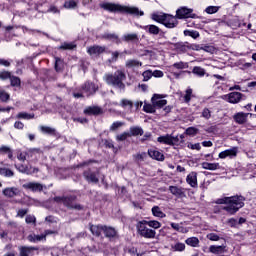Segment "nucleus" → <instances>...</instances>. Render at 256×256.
<instances>
[{"mask_svg":"<svg viewBox=\"0 0 256 256\" xmlns=\"http://www.w3.org/2000/svg\"><path fill=\"white\" fill-rule=\"evenodd\" d=\"M25 222L28 224L33 223L35 225V223H37V218H35V216H33V215H27Z\"/></svg>","mask_w":256,"mask_h":256,"instance_id":"61","label":"nucleus"},{"mask_svg":"<svg viewBox=\"0 0 256 256\" xmlns=\"http://www.w3.org/2000/svg\"><path fill=\"white\" fill-rule=\"evenodd\" d=\"M146 225H148V227H152V229H159L161 227V223L157 220H146Z\"/></svg>","mask_w":256,"mask_h":256,"instance_id":"42","label":"nucleus"},{"mask_svg":"<svg viewBox=\"0 0 256 256\" xmlns=\"http://www.w3.org/2000/svg\"><path fill=\"white\" fill-rule=\"evenodd\" d=\"M169 191L170 193H172V195H175L176 197H182V195H184L183 188L181 187L170 186Z\"/></svg>","mask_w":256,"mask_h":256,"instance_id":"31","label":"nucleus"},{"mask_svg":"<svg viewBox=\"0 0 256 256\" xmlns=\"http://www.w3.org/2000/svg\"><path fill=\"white\" fill-rule=\"evenodd\" d=\"M186 182L190 187L196 188L197 187V172H191L186 177Z\"/></svg>","mask_w":256,"mask_h":256,"instance_id":"17","label":"nucleus"},{"mask_svg":"<svg viewBox=\"0 0 256 256\" xmlns=\"http://www.w3.org/2000/svg\"><path fill=\"white\" fill-rule=\"evenodd\" d=\"M162 25H164V27H167V29H175V27L179 25V21H177V16L166 14Z\"/></svg>","mask_w":256,"mask_h":256,"instance_id":"7","label":"nucleus"},{"mask_svg":"<svg viewBox=\"0 0 256 256\" xmlns=\"http://www.w3.org/2000/svg\"><path fill=\"white\" fill-rule=\"evenodd\" d=\"M207 239H209V241H219V239H221L219 237V235L215 234V233H209L207 234Z\"/></svg>","mask_w":256,"mask_h":256,"instance_id":"60","label":"nucleus"},{"mask_svg":"<svg viewBox=\"0 0 256 256\" xmlns=\"http://www.w3.org/2000/svg\"><path fill=\"white\" fill-rule=\"evenodd\" d=\"M16 169H17L20 173H26V175H29V173H31V169H29V167H28V166H25V165L16 166Z\"/></svg>","mask_w":256,"mask_h":256,"instance_id":"49","label":"nucleus"},{"mask_svg":"<svg viewBox=\"0 0 256 256\" xmlns=\"http://www.w3.org/2000/svg\"><path fill=\"white\" fill-rule=\"evenodd\" d=\"M104 39H109L110 41H115L116 43H121L119 36L117 34H104Z\"/></svg>","mask_w":256,"mask_h":256,"instance_id":"40","label":"nucleus"},{"mask_svg":"<svg viewBox=\"0 0 256 256\" xmlns=\"http://www.w3.org/2000/svg\"><path fill=\"white\" fill-rule=\"evenodd\" d=\"M102 9L105 11H109L110 13H128L129 15H140V17H143L145 13L143 11H140L137 7H131V6H123L121 4H115L106 2L100 5Z\"/></svg>","mask_w":256,"mask_h":256,"instance_id":"2","label":"nucleus"},{"mask_svg":"<svg viewBox=\"0 0 256 256\" xmlns=\"http://www.w3.org/2000/svg\"><path fill=\"white\" fill-rule=\"evenodd\" d=\"M192 73L194 75H197V77H205V68H201L200 66H195L192 70Z\"/></svg>","mask_w":256,"mask_h":256,"instance_id":"35","label":"nucleus"},{"mask_svg":"<svg viewBox=\"0 0 256 256\" xmlns=\"http://www.w3.org/2000/svg\"><path fill=\"white\" fill-rule=\"evenodd\" d=\"M188 149L196 150V151H201V144L200 143H188L187 145Z\"/></svg>","mask_w":256,"mask_h":256,"instance_id":"57","label":"nucleus"},{"mask_svg":"<svg viewBox=\"0 0 256 256\" xmlns=\"http://www.w3.org/2000/svg\"><path fill=\"white\" fill-rule=\"evenodd\" d=\"M142 76H143V81H149V79H151V77H153V71L146 70L142 73Z\"/></svg>","mask_w":256,"mask_h":256,"instance_id":"55","label":"nucleus"},{"mask_svg":"<svg viewBox=\"0 0 256 256\" xmlns=\"http://www.w3.org/2000/svg\"><path fill=\"white\" fill-rule=\"evenodd\" d=\"M75 47L73 43H64L60 46V49H75Z\"/></svg>","mask_w":256,"mask_h":256,"instance_id":"63","label":"nucleus"},{"mask_svg":"<svg viewBox=\"0 0 256 256\" xmlns=\"http://www.w3.org/2000/svg\"><path fill=\"white\" fill-rule=\"evenodd\" d=\"M205 11L208 15H213L219 11V6H208Z\"/></svg>","mask_w":256,"mask_h":256,"instance_id":"51","label":"nucleus"},{"mask_svg":"<svg viewBox=\"0 0 256 256\" xmlns=\"http://www.w3.org/2000/svg\"><path fill=\"white\" fill-rule=\"evenodd\" d=\"M103 232L105 233L106 237H115L117 235V231L112 227H106L104 226Z\"/></svg>","mask_w":256,"mask_h":256,"instance_id":"36","label":"nucleus"},{"mask_svg":"<svg viewBox=\"0 0 256 256\" xmlns=\"http://www.w3.org/2000/svg\"><path fill=\"white\" fill-rule=\"evenodd\" d=\"M136 229L138 235H140V237H144V239H155V235H157L155 230L149 228L146 220L139 221L136 224Z\"/></svg>","mask_w":256,"mask_h":256,"instance_id":"4","label":"nucleus"},{"mask_svg":"<svg viewBox=\"0 0 256 256\" xmlns=\"http://www.w3.org/2000/svg\"><path fill=\"white\" fill-rule=\"evenodd\" d=\"M0 175H3L4 177H13L15 173H13L11 169L0 168Z\"/></svg>","mask_w":256,"mask_h":256,"instance_id":"41","label":"nucleus"},{"mask_svg":"<svg viewBox=\"0 0 256 256\" xmlns=\"http://www.w3.org/2000/svg\"><path fill=\"white\" fill-rule=\"evenodd\" d=\"M152 214L154 215V217H159L160 219H165V217H167V215L161 211V208L159 206H154L152 208Z\"/></svg>","mask_w":256,"mask_h":256,"instance_id":"32","label":"nucleus"},{"mask_svg":"<svg viewBox=\"0 0 256 256\" xmlns=\"http://www.w3.org/2000/svg\"><path fill=\"white\" fill-rule=\"evenodd\" d=\"M130 132L129 135L130 137H137L139 135H143V128L139 127V126H132L129 129Z\"/></svg>","mask_w":256,"mask_h":256,"instance_id":"25","label":"nucleus"},{"mask_svg":"<svg viewBox=\"0 0 256 256\" xmlns=\"http://www.w3.org/2000/svg\"><path fill=\"white\" fill-rule=\"evenodd\" d=\"M10 83L12 87H21V79L17 76H10Z\"/></svg>","mask_w":256,"mask_h":256,"instance_id":"38","label":"nucleus"},{"mask_svg":"<svg viewBox=\"0 0 256 256\" xmlns=\"http://www.w3.org/2000/svg\"><path fill=\"white\" fill-rule=\"evenodd\" d=\"M174 47H176V49H177L178 51H182L183 53H185V52L189 51L190 44H189V42H185V43H183V42H178V43H176V44L174 45Z\"/></svg>","mask_w":256,"mask_h":256,"instance_id":"30","label":"nucleus"},{"mask_svg":"<svg viewBox=\"0 0 256 256\" xmlns=\"http://www.w3.org/2000/svg\"><path fill=\"white\" fill-rule=\"evenodd\" d=\"M211 110L209 108H204L202 110V114H201V117H203V119H206L208 121V119L211 118Z\"/></svg>","mask_w":256,"mask_h":256,"instance_id":"53","label":"nucleus"},{"mask_svg":"<svg viewBox=\"0 0 256 256\" xmlns=\"http://www.w3.org/2000/svg\"><path fill=\"white\" fill-rule=\"evenodd\" d=\"M30 243H39V241H45V235L30 234L27 237Z\"/></svg>","mask_w":256,"mask_h":256,"instance_id":"22","label":"nucleus"},{"mask_svg":"<svg viewBox=\"0 0 256 256\" xmlns=\"http://www.w3.org/2000/svg\"><path fill=\"white\" fill-rule=\"evenodd\" d=\"M123 125H125V123L123 122H113L112 125L110 126V131H117V129H120V127H123Z\"/></svg>","mask_w":256,"mask_h":256,"instance_id":"50","label":"nucleus"},{"mask_svg":"<svg viewBox=\"0 0 256 256\" xmlns=\"http://www.w3.org/2000/svg\"><path fill=\"white\" fill-rule=\"evenodd\" d=\"M82 89L84 93H86V96L89 97V95H93L94 93H96L99 87L92 82H86Z\"/></svg>","mask_w":256,"mask_h":256,"instance_id":"10","label":"nucleus"},{"mask_svg":"<svg viewBox=\"0 0 256 256\" xmlns=\"http://www.w3.org/2000/svg\"><path fill=\"white\" fill-rule=\"evenodd\" d=\"M141 65H143V63L135 59H129L125 62V67H127V69H133L134 67H141Z\"/></svg>","mask_w":256,"mask_h":256,"instance_id":"28","label":"nucleus"},{"mask_svg":"<svg viewBox=\"0 0 256 256\" xmlns=\"http://www.w3.org/2000/svg\"><path fill=\"white\" fill-rule=\"evenodd\" d=\"M106 49L105 46L94 45L88 48V53L89 55H101V53H105Z\"/></svg>","mask_w":256,"mask_h":256,"instance_id":"15","label":"nucleus"},{"mask_svg":"<svg viewBox=\"0 0 256 256\" xmlns=\"http://www.w3.org/2000/svg\"><path fill=\"white\" fill-rule=\"evenodd\" d=\"M40 131L42 133H46L47 135H53V133H55V129H53L49 126H41Z\"/></svg>","mask_w":256,"mask_h":256,"instance_id":"47","label":"nucleus"},{"mask_svg":"<svg viewBox=\"0 0 256 256\" xmlns=\"http://www.w3.org/2000/svg\"><path fill=\"white\" fill-rule=\"evenodd\" d=\"M176 18L177 19H197V14L193 13V9L183 6L176 10Z\"/></svg>","mask_w":256,"mask_h":256,"instance_id":"6","label":"nucleus"},{"mask_svg":"<svg viewBox=\"0 0 256 256\" xmlns=\"http://www.w3.org/2000/svg\"><path fill=\"white\" fill-rule=\"evenodd\" d=\"M167 14L160 12V13H153L151 15V19L153 21H156V23H161L163 25V22L165 21V17Z\"/></svg>","mask_w":256,"mask_h":256,"instance_id":"26","label":"nucleus"},{"mask_svg":"<svg viewBox=\"0 0 256 256\" xmlns=\"http://www.w3.org/2000/svg\"><path fill=\"white\" fill-rule=\"evenodd\" d=\"M84 113L88 115H101L103 113V110L97 106L88 107L84 110Z\"/></svg>","mask_w":256,"mask_h":256,"instance_id":"24","label":"nucleus"},{"mask_svg":"<svg viewBox=\"0 0 256 256\" xmlns=\"http://www.w3.org/2000/svg\"><path fill=\"white\" fill-rule=\"evenodd\" d=\"M0 79H1V81H7V79H11V72L0 71Z\"/></svg>","mask_w":256,"mask_h":256,"instance_id":"52","label":"nucleus"},{"mask_svg":"<svg viewBox=\"0 0 256 256\" xmlns=\"http://www.w3.org/2000/svg\"><path fill=\"white\" fill-rule=\"evenodd\" d=\"M75 196H68V197H54V201L56 203H63L65 207H68V209H76V211H81L83 209V206L80 204H75Z\"/></svg>","mask_w":256,"mask_h":256,"instance_id":"5","label":"nucleus"},{"mask_svg":"<svg viewBox=\"0 0 256 256\" xmlns=\"http://www.w3.org/2000/svg\"><path fill=\"white\" fill-rule=\"evenodd\" d=\"M24 189H29L30 191H43V184L37 182H28L23 185Z\"/></svg>","mask_w":256,"mask_h":256,"instance_id":"12","label":"nucleus"},{"mask_svg":"<svg viewBox=\"0 0 256 256\" xmlns=\"http://www.w3.org/2000/svg\"><path fill=\"white\" fill-rule=\"evenodd\" d=\"M243 94L240 92H231L230 94L224 96L228 100V103H239Z\"/></svg>","mask_w":256,"mask_h":256,"instance_id":"14","label":"nucleus"},{"mask_svg":"<svg viewBox=\"0 0 256 256\" xmlns=\"http://www.w3.org/2000/svg\"><path fill=\"white\" fill-rule=\"evenodd\" d=\"M120 105L125 109V108H129V109H133V102L131 100H127V99H122L120 102Z\"/></svg>","mask_w":256,"mask_h":256,"instance_id":"46","label":"nucleus"},{"mask_svg":"<svg viewBox=\"0 0 256 256\" xmlns=\"http://www.w3.org/2000/svg\"><path fill=\"white\" fill-rule=\"evenodd\" d=\"M247 117H249V113L240 112L234 115V121L239 125H243V123H247Z\"/></svg>","mask_w":256,"mask_h":256,"instance_id":"20","label":"nucleus"},{"mask_svg":"<svg viewBox=\"0 0 256 256\" xmlns=\"http://www.w3.org/2000/svg\"><path fill=\"white\" fill-rule=\"evenodd\" d=\"M191 95H193V89L187 88L186 89V94L184 96L185 103H189V101H191Z\"/></svg>","mask_w":256,"mask_h":256,"instance_id":"54","label":"nucleus"},{"mask_svg":"<svg viewBox=\"0 0 256 256\" xmlns=\"http://www.w3.org/2000/svg\"><path fill=\"white\" fill-rule=\"evenodd\" d=\"M128 137H131V134L129 132H123L116 135V141H127Z\"/></svg>","mask_w":256,"mask_h":256,"instance_id":"45","label":"nucleus"},{"mask_svg":"<svg viewBox=\"0 0 256 256\" xmlns=\"http://www.w3.org/2000/svg\"><path fill=\"white\" fill-rule=\"evenodd\" d=\"M19 250H20V256H29V253H31V251H37V248L22 246L20 247Z\"/></svg>","mask_w":256,"mask_h":256,"instance_id":"33","label":"nucleus"},{"mask_svg":"<svg viewBox=\"0 0 256 256\" xmlns=\"http://www.w3.org/2000/svg\"><path fill=\"white\" fill-rule=\"evenodd\" d=\"M55 70L58 73L63 71V60L61 58H55Z\"/></svg>","mask_w":256,"mask_h":256,"instance_id":"43","label":"nucleus"},{"mask_svg":"<svg viewBox=\"0 0 256 256\" xmlns=\"http://www.w3.org/2000/svg\"><path fill=\"white\" fill-rule=\"evenodd\" d=\"M9 99H10L9 93H7L5 90H0V101H2V103H7Z\"/></svg>","mask_w":256,"mask_h":256,"instance_id":"44","label":"nucleus"},{"mask_svg":"<svg viewBox=\"0 0 256 256\" xmlns=\"http://www.w3.org/2000/svg\"><path fill=\"white\" fill-rule=\"evenodd\" d=\"M172 67H174L175 69H189V63L180 61L174 63Z\"/></svg>","mask_w":256,"mask_h":256,"instance_id":"37","label":"nucleus"},{"mask_svg":"<svg viewBox=\"0 0 256 256\" xmlns=\"http://www.w3.org/2000/svg\"><path fill=\"white\" fill-rule=\"evenodd\" d=\"M103 79L107 85H112V87H116L117 89H125L123 81H125L126 76L124 71L117 70L114 74L107 73Z\"/></svg>","mask_w":256,"mask_h":256,"instance_id":"3","label":"nucleus"},{"mask_svg":"<svg viewBox=\"0 0 256 256\" xmlns=\"http://www.w3.org/2000/svg\"><path fill=\"white\" fill-rule=\"evenodd\" d=\"M105 227L101 225H91L90 231L92 234L96 235V237H99L101 233H103Z\"/></svg>","mask_w":256,"mask_h":256,"instance_id":"27","label":"nucleus"},{"mask_svg":"<svg viewBox=\"0 0 256 256\" xmlns=\"http://www.w3.org/2000/svg\"><path fill=\"white\" fill-rule=\"evenodd\" d=\"M245 198L243 196L224 197L216 200L217 205H227L223 210L229 215H235L242 207L245 206Z\"/></svg>","mask_w":256,"mask_h":256,"instance_id":"1","label":"nucleus"},{"mask_svg":"<svg viewBox=\"0 0 256 256\" xmlns=\"http://www.w3.org/2000/svg\"><path fill=\"white\" fill-rule=\"evenodd\" d=\"M35 114H29L27 112H20L17 115V119H34Z\"/></svg>","mask_w":256,"mask_h":256,"instance_id":"39","label":"nucleus"},{"mask_svg":"<svg viewBox=\"0 0 256 256\" xmlns=\"http://www.w3.org/2000/svg\"><path fill=\"white\" fill-rule=\"evenodd\" d=\"M158 143H163L164 145H175V143H177L179 141V138L173 137L169 134L164 135V136H159L157 138Z\"/></svg>","mask_w":256,"mask_h":256,"instance_id":"8","label":"nucleus"},{"mask_svg":"<svg viewBox=\"0 0 256 256\" xmlns=\"http://www.w3.org/2000/svg\"><path fill=\"white\" fill-rule=\"evenodd\" d=\"M225 249H227V246L225 245H220V246L211 245L209 247V252L213 253L214 255H221V253L225 252Z\"/></svg>","mask_w":256,"mask_h":256,"instance_id":"19","label":"nucleus"},{"mask_svg":"<svg viewBox=\"0 0 256 256\" xmlns=\"http://www.w3.org/2000/svg\"><path fill=\"white\" fill-rule=\"evenodd\" d=\"M186 245L190 247H199V238L197 237H190L185 240Z\"/></svg>","mask_w":256,"mask_h":256,"instance_id":"34","label":"nucleus"},{"mask_svg":"<svg viewBox=\"0 0 256 256\" xmlns=\"http://www.w3.org/2000/svg\"><path fill=\"white\" fill-rule=\"evenodd\" d=\"M146 158H147V153H145V152L138 153V154L134 155V159L136 161H145Z\"/></svg>","mask_w":256,"mask_h":256,"instance_id":"56","label":"nucleus"},{"mask_svg":"<svg viewBox=\"0 0 256 256\" xmlns=\"http://www.w3.org/2000/svg\"><path fill=\"white\" fill-rule=\"evenodd\" d=\"M202 169H206L208 171H217L219 169V163H209V162H203Z\"/></svg>","mask_w":256,"mask_h":256,"instance_id":"29","label":"nucleus"},{"mask_svg":"<svg viewBox=\"0 0 256 256\" xmlns=\"http://www.w3.org/2000/svg\"><path fill=\"white\" fill-rule=\"evenodd\" d=\"M174 251H185V244L184 243H176L173 246Z\"/></svg>","mask_w":256,"mask_h":256,"instance_id":"62","label":"nucleus"},{"mask_svg":"<svg viewBox=\"0 0 256 256\" xmlns=\"http://www.w3.org/2000/svg\"><path fill=\"white\" fill-rule=\"evenodd\" d=\"M237 155V148H231L219 153L220 159H227V157H235Z\"/></svg>","mask_w":256,"mask_h":256,"instance_id":"16","label":"nucleus"},{"mask_svg":"<svg viewBox=\"0 0 256 256\" xmlns=\"http://www.w3.org/2000/svg\"><path fill=\"white\" fill-rule=\"evenodd\" d=\"M84 178L88 183H99V178L97 177V173L91 172V170L84 171Z\"/></svg>","mask_w":256,"mask_h":256,"instance_id":"13","label":"nucleus"},{"mask_svg":"<svg viewBox=\"0 0 256 256\" xmlns=\"http://www.w3.org/2000/svg\"><path fill=\"white\" fill-rule=\"evenodd\" d=\"M3 195L9 198L17 197L19 195V189L16 187L6 188L3 190Z\"/></svg>","mask_w":256,"mask_h":256,"instance_id":"18","label":"nucleus"},{"mask_svg":"<svg viewBox=\"0 0 256 256\" xmlns=\"http://www.w3.org/2000/svg\"><path fill=\"white\" fill-rule=\"evenodd\" d=\"M152 104L156 109H161L162 107H165L167 105V100L163 99L162 95L154 94L152 97Z\"/></svg>","mask_w":256,"mask_h":256,"instance_id":"9","label":"nucleus"},{"mask_svg":"<svg viewBox=\"0 0 256 256\" xmlns=\"http://www.w3.org/2000/svg\"><path fill=\"white\" fill-rule=\"evenodd\" d=\"M148 155L149 157H151V159H154L155 161H165V155L163 154V152L157 149L148 150Z\"/></svg>","mask_w":256,"mask_h":256,"instance_id":"11","label":"nucleus"},{"mask_svg":"<svg viewBox=\"0 0 256 256\" xmlns=\"http://www.w3.org/2000/svg\"><path fill=\"white\" fill-rule=\"evenodd\" d=\"M64 7H66V9H75V7H77V3L73 0H70L65 2Z\"/></svg>","mask_w":256,"mask_h":256,"instance_id":"58","label":"nucleus"},{"mask_svg":"<svg viewBox=\"0 0 256 256\" xmlns=\"http://www.w3.org/2000/svg\"><path fill=\"white\" fill-rule=\"evenodd\" d=\"M143 109L145 113H155V105L152 104H144Z\"/></svg>","mask_w":256,"mask_h":256,"instance_id":"48","label":"nucleus"},{"mask_svg":"<svg viewBox=\"0 0 256 256\" xmlns=\"http://www.w3.org/2000/svg\"><path fill=\"white\" fill-rule=\"evenodd\" d=\"M164 73L161 70H155L152 72V77L161 78L163 77Z\"/></svg>","mask_w":256,"mask_h":256,"instance_id":"64","label":"nucleus"},{"mask_svg":"<svg viewBox=\"0 0 256 256\" xmlns=\"http://www.w3.org/2000/svg\"><path fill=\"white\" fill-rule=\"evenodd\" d=\"M199 130L195 127H189L186 129V135H197Z\"/></svg>","mask_w":256,"mask_h":256,"instance_id":"59","label":"nucleus"},{"mask_svg":"<svg viewBox=\"0 0 256 256\" xmlns=\"http://www.w3.org/2000/svg\"><path fill=\"white\" fill-rule=\"evenodd\" d=\"M122 41L130 43V41H139V35L137 33H128L122 36Z\"/></svg>","mask_w":256,"mask_h":256,"instance_id":"23","label":"nucleus"},{"mask_svg":"<svg viewBox=\"0 0 256 256\" xmlns=\"http://www.w3.org/2000/svg\"><path fill=\"white\" fill-rule=\"evenodd\" d=\"M144 31H147V33H150V35H159V32L161 29L156 25H146L143 27Z\"/></svg>","mask_w":256,"mask_h":256,"instance_id":"21","label":"nucleus"}]
</instances>
